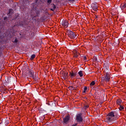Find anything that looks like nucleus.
Listing matches in <instances>:
<instances>
[{"mask_svg": "<svg viewBox=\"0 0 126 126\" xmlns=\"http://www.w3.org/2000/svg\"><path fill=\"white\" fill-rule=\"evenodd\" d=\"M117 115H118V114L116 111L110 112L107 115L105 121L106 123H108V124H109L110 125L114 124V121H115V117H117Z\"/></svg>", "mask_w": 126, "mask_h": 126, "instance_id": "nucleus-1", "label": "nucleus"}, {"mask_svg": "<svg viewBox=\"0 0 126 126\" xmlns=\"http://www.w3.org/2000/svg\"><path fill=\"white\" fill-rule=\"evenodd\" d=\"M29 74L30 77H32L33 79L35 80V81H37L39 79V77L35 76V73H34V71L33 70H31L29 71Z\"/></svg>", "mask_w": 126, "mask_h": 126, "instance_id": "nucleus-2", "label": "nucleus"}, {"mask_svg": "<svg viewBox=\"0 0 126 126\" xmlns=\"http://www.w3.org/2000/svg\"><path fill=\"white\" fill-rule=\"evenodd\" d=\"M67 35L70 39H75L76 38V35L74 33V32L71 31H68L67 32Z\"/></svg>", "mask_w": 126, "mask_h": 126, "instance_id": "nucleus-3", "label": "nucleus"}, {"mask_svg": "<svg viewBox=\"0 0 126 126\" xmlns=\"http://www.w3.org/2000/svg\"><path fill=\"white\" fill-rule=\"evenodd\" d=\"M76 120L77 121V123L79 124H81L82 122H83V118H82V114L79 113L76 115Z\"/></svg>", "mask_w": 126, "mask_h": 126, "instance_id": "nucleus-4", "label": "nucleus"}, {"mask_svg": "<svg viewBox=\"0 0 126 126\" xmlns=\"http://www.w3.org/2000/svg\"><path fill=\"white\" fill-rule=\"evenodd\" d=\"M61 25L65 27V28H67L68 27V21L66 20L62 21L61 22Z\"/></svg>", "mask_w": 126, "mask_h": 126, "instance_id": "nucleus-5", "label": "nucleus"}, {"mask_svg": "<svg viewBox=\"0 0 126 126\" xmlns=\"http://www.w3.org/2000/svg\"><path fill=\"white\" fill-rule=\"evenodd\" d=\"M69 119H70L69 116L66 115L65 118L63 119V123L65 124V125H67L68 121H69Z\"/></svg>", "mask_w": 126, "mask_h": 126, "instance_id": "nucleus-6", "label": "nucleus"}, {"mask_svg": "<svg viewBox=\"0 0 126 126\" xmlns=\"http://www.w3.org/2000/svg\"><path fill=\"white\" fill-rule=\"evenodd\" d=\"M49 7L50 8L51 11H55L56 8H57L56 5L54 3L51 4L49 6Z\"/></svg>", "mask_w": 126, "mask_h": 126, "instance_id": "nucleus-7", "label": "nucleus"}, {"mask_svg": "<svg viewBox=\"0 0 126 126\" xmlns=\"http://www.w3.org/2000/svg\"><path fill=\"white\" fill-rule=\"evenodd\" d=\"M110 75L109 74V73L106 72L105 74L104 80L105 81H107V82H108V81H110Z\"/></svg>", "mask_w": 126, "mask_h": 126, "instance_id": "nucleus-8", "label": "nucleus"}, {"mask_svg": "<svg viewBox=\"0 0 126 126\" xmlns=\"http://www.w3.org/2000/svg\"><path fill=\"white\" fill-rule=\"evenodd\" d=\"M67 74H68L67 72L62 73V76L64 80L67 79V78H68V76L67 75Z\"/></svg>", "mask_w": 126, "mask_h": 126, "instance_id": "nucleus-9", "label": "nucleus"}, {"mask_svg": "<svg viewBox=\"0 0 126 126\" xmlns=\"http://www.w3.org/2000/svg\"><path fill=\"white\" fill-rule=\"evenodd\" d=\"M92 7L93 9V10H94V11H97L98 10V6H97V5L93 4L92 5Z\"/></svg>", "mask_w": 126, "mask_h": 126, "instance_id": "nucleus-10", "label": "nucleus"}, {"mask_svg": "<svg viewBox=\"0 0 126 126\" xmlns=\"http://www.w3.org/2000/svg\"><path fill=\"white\" fill-rule=\"evenodd\" d=\"M74 58H78V56H79V53L76 50H74Z\"/></svg>", "mask_w": 126, "mask_h": 126, "instance_id": "nucleus-11", "label": "nucleus"}, {"mask_svg": "<svg viewBox=\"0 0 126 126\" xmlns=\"http://www.w3.org/2000/svg\"><path fill=\"white\" fill-rule=\"evenodd\" d=\"M120 7L122 10H124V9H126V3H122L121 4Z\"/></svg>", "mask_w": 126, "mask_h": 126, "instance_id": "nucleus-12", "label": "nucleus"}, {"mask_svg": "<svg viewBox=\"0 0 126 126\" xmlns=\"http://www.w3.org/2000/svg\"><path fill=\"white\" fill-rule=\"evenodd\" d=\"M122 102L123 101H122V99H117L116 101L117 105H119V106L122 105Z\"/></svg>", "mask_w": 126, "mask_h": 126, "instance_id": "nucleus-13", "label": "nucleus"}, {"mask_svg": "<svg viewBox=\"0 0 126 126\" xmlns=\"http://www.w3.org/2000/svg\"><path fill=\"white\" fill-rule=\"evenodd\" d=\"M35 58H36V55L35 54H32V55L30 60L31 61H32V60H34L35 59Z\"/></svg>", "mask_w": 126, "mask_h": 126, "instance_id": "nucleus-14", "label": "nucleus"}, {"mask_svg": "<svg viewBox=\"0 0 126 126\" xmlns=\"http://www.w3.org/2000/svg\"><path fill=\"white\" fill-rule=\"evenodd\" d=\"M70 76L71 78H73V77H75V75L74 74V73L70 72Z\"/></svg>", "mask_w": 126, "mask_h": 126, "instance_id": "nucleus-15", "label": "nucleus"}, {"mask_svg": "<svg viewBox=\"0 0 126 126\" xmlns=\"http://www.w3.org/2000/svg\"><path fill=\"white\" fill-rule=\"evenodd\" d=\"M78 74L80 76V77H82V76H83V73L82 70H80L78 72Z\"/></svg>", "mask_w": 126, "mask_h": 126, "instance_id": "nucleus-16", "label": "nucleus"}, {"mask_svg": "<svg viewBox=\"0 0 126 126\" xmlns=\"http://www.w3.org/2000/svg\"><path fill=\"white\" fill-rule=\"evenodd\" d=\"M12 12H13V10H12V9H9L7 15H9V14H10V13H12Z\"/></svg>", "mask_w": 126, "mask_h": 126, "instance_id": "nucleus-17", "label": "nucleus"}, {"mask_svg": "<svg viewBox=\"0 0 126 126\" xmlns=\"http://www.w3.org/2000/svg\"><path fill=\"white\" fill-rule=\"evenodd\" d=\"M95 85V81H92L90 84V87H92V86H94Z\"/></svg>", "mask_w": 126, "mask_h": 126, "instance_id": "nucleus-18", "label": "nucleus"}, {"mask_svg": "<svg viewBox=\"0 0 126 126\" xmlns=\"http://www.w3.org/2000/svg\"><path fill=\"white\" fill-rule=\"evenodd\" d=\"M119 106H120V107H119V110H120V111H122V110H124V109H125V107H124L123 105H122V104L120 105H119Z\"/></svg>", "mask_w": 126, "mask_h": 126, "instance_id": "nucleus-19", "label": "nucleus"}, {"mask_svg": "<svg viewBox=\"0 0 126 126\" xmlns=\"http://www.w3.org/2000/svg\"><path fill=\"white\" fill-rule=\"evenodd\" d=\"M68 89H69V90H74V89H75V88L73 87L72 86H70L68 87Z\"/></svg>", "mask_w": 126, "mask_h": 126, "instance_id": "nucleus-20", "label": "nucleus"}, {"mask_svg": "<svg viewBox=\"0 0 126 126\" xmlns=\"http://www.w3.org/2000/svg\"><path fill=\"white\" fill-rule=\"evenodd\" d=\"M86 90H87V87H84V90H83V93H85L86 92Z\"/></svg>", "mask_w": 126, "mask_h": 126, "instance_id": "nucleus-21", "label": "nucleus"}, {"mask_svg": "<svg viewBox=\"0 0 126 126\" xmlns=\"http://www.w3.org/2000/svg\"><path fill=\"white\" fill-rule=\"evenodd\" d=\"M13 43H18V40H17V38H15L14 40H12Z\"/></svg>", "mask_w": 126, "mask_h": 126, "instance_id": "nucleus-22", "label": "nucleus"}, {"mask_svg": "<svg viewBox=\"0 0 126 126\" xmlns=\"http://www.w3.org/2000/svg\"><path fill=\"white\" fill-rule=\"evenodd\" d=\"M84 61H85V62H87V58L86 56H83Z\"/></svg>", "mask_w": 126, "mask_h": 126, "instance_id": "nucleus-23", "label": "nucleus"}, {"mask_svg": "<svg viewBox=\"0 0 126 126\" xmlns=\"http://www.w3.org/2000/svg\"><path fill=\"white\" fill-rule=\"evenodd\" d=\"M89 107V105H85L84 106V109L85 110H86V109H88V108Z\"/></svg>", "mask_w": 126, "mask_h": 126, "instance_id": "nucleus-24", "label": "nucleus"}, {"mask_svg": "<svg viewBox=\"0 0 126 126\" xmlns=\"http://www.w3.org/2000/svg\"><path fill=\"white\" fill-rule=\"evenodd\" d=\"M52 2V0H47V3L50 4Z\"/></svg>", "mask_w": 126, "mask_h": 126, "instance_id": "nucleus-25", "label": "nucleus"}, {"mask_svg": "<svg viewBox=\"0 0 126 126\" xmlns=\"http://www.w3.org/2000/svg\"><path fill=\"white\" fill-rule=\"evenodd\" d=\"M2 39H3L2 37L0 36V42L2 41Z\"/></svg>", "mask_w": 126, "mask_h": 126, "instance_id": "nucleus-26", "label": "nucleus"}, {"mask_svg": "<svg viewBox=\"0 0 126 126\" xmlns=\"http://www.w3.org/2000/svg\"><path fill=\"white\" fill-rule=\"evenodd\" d=\"M6 19H7V17H4V20H6Z\"/></svg>", "mask_w": 126, "mask_h": 126, "instance_id": "nucleus-27", "label": "nucleus"}, {"mask_svg": "<svg viewBox=\"0 0 126 126\" xmlns=\"http://www.w3.org/2000/svg\"><path fill=\"white\" fill-rule=\"evenodd\" d=\"M106 70H109V67H106Z\"/></svg>", "mask_w": 126, "mask_h": 126, "instance_id": "nucleus-28", "label": "nucleus"}, {"mask_svg": "<svg viewBox=\"0 0 126 126\" xmlns=\"http://www.w3.org/2000/svg\"><path fill=\"white\" fill-rule=\"evenodd\" d=\"M2 53H1V52L0 51V57L1 56Z\"/></svg>", "mask_w": 126, "mask_h": 126, "instance_id": "nucleus-29", "label": "nucleus"}, {"mask_svg": "<svg viewBox=\"0 0 126 126\" xmlns=\"http://www.w3.org/2000/svg\"><path fill=\"white\" fill-rule=\"evenodd\" d=\"M75 0H70V1H74Z\"/></svg>", "mask_w": 126, "mask_h": 126, "instance_id": "nucleus-30", "label": "nucleus"}, {"mask_svg": "<svg viewBox=\"0 0 126 126\" xmlns=\"http://www.w3.org/2000/svg\"><path fill=\"white\" fill-rule=\"evenodd\" d=\"M74 74H75V76L76 75V74H77V73H74Z\"/></svg>", "mask_w": 126, "mask_h": 126, "instance_id": "nucleus-31", "label": "nucleus"}, {"mask_svg": "<svg viewBox=\"0 0 126 126\" xmlns=\"http://www.w3.org/2000/svg\"><path fill=\"white\" fill-rule=\"evenodd\" d=\"M95 18H97V16H96Z\"/></svg>", "mask_w": 126, "mask_h": 126, "instance_id": "nucleus-32", "label": "nucleus"}, {"mask_svg": "<svg viewBox=\"0 0 126 126\" xmlns=\"http://www.w3.org/2000/svg\"><path fill=\"white\" fill-rule=\"evenodd\" d=\"M23 23H24V22H23Z\"/></svg>", "mask_w": 126, "mask_h": 126, "instance_id": "nucleus-33", "label": "nucleus"}, {"mask_svg": "<svg viewBox=\"0 0 126 126\" xmlns=\"http://www.w3.org/2000/svg\"><path fill=\"white\" fill-rule=\"evenodd\" d=\"M22 25H23V24H22Z\"/></svg>", "mask_w": 126, "mask_h": 126, "instance_id": "nucleus-34", "label": "nucleus"}]
</instances>
